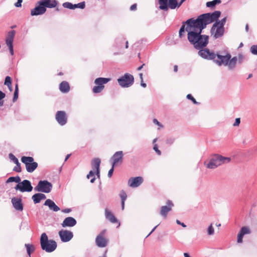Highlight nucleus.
Returning a JSON list of instances; mask_svg holds the SVG:
<instances>
[{
	"mask_svg": "<svg viewBox=\"0 0 257 257\" xmlns=\"http://www.w3.org/2000/svg\"><path fill=\"white\" fill-rule=\"evenodd\" d=\"M18 98V92H14L13 101H15Z\"/></svg>",
	"mask_w": 257,
	"mask_h": 257,
	"instance_id": "obj_51",
	"label": "nucleus"
},
{
	"mask_svg": "<svg viewBox=\"0 0 257 257\" xmlns=\"http://www.w3.org/2000/svg\"><path fill=\"white\" fill-rule=\"evenodd\" d=\"M143 182L142 177H132L128 180V185L131 187L136 188L141 185Z\"/></svg>",
	"mask_w": 257,
	"mask_h": 257,
	"instance_id": "obj_19",
	"label": "nucleus"
},
{
	"mask_svg": "<svg viewBox=\"0 0 257 257\" xmlns=\"http://www.w3.org/2000/svg\"><path fill=\"white\" fill-rule=\"evenodd\" d=\"M23 0H18V2L15 3V6L16 7H21L22 6V3Z\"/></svg>",
	"mask_w": 257,
	"mask_h": 257,
	"instance_id": "obj_49",
	"label": "nucleus"
},
{
	"mask_svg": "<svg viewBox=\"0 0 257 257\" xmlns=\"http://www.w3.org/2000/svg\"><path fill=\"white\" fill-rule=\"evenodd\" d=\"M237 60L238 61L239 63H242V62L244 59V56L242 55L239 54V55H238V57H237Z\"/></svg>",
	"mask_w": 257,
	"mask_h": 257,
	"instance_id": "obj_46",
	"label": "nucleus"
},
{
	"mask_svg": "<svg viewBox=\"0 0 257 257\" xmlns=\"http://www.w3.org/2000/svg\"><path fill=\"white\" fill-rule=\"evenodd\" d=\"M6 85H10L12 84L11 78L10 76H7L5 78L4 83Z\"/></svg>",
	"mask_w": 257,
	"mask_h": 257,
	"instance_id": "obj_41",
	"label": "nucleus"
},
{
	"mask_svg": "<svg viewBox=\"0 0 257 257\" xmlns=\"http://www.w3.org/2000/svg\"><path fill=\"white\" fill-rule=\"evenodd\" d=\"M44 205L48 206L50 210L55 212H57L60 210V208L56 205L55 202L49 199L45 201Z\"/></svg>",
	"mask_w": 257,
	"mask_h": 257,
	"instance_id": "obj_24",
	"label": "nucleus"
},
{
	"mask_svg": "<svg viewBox=\"0 0 257 257\" xmlns=\"http://www.w3.org/2000/svg\"><path fill=\"white\" fill-rule=\"evenodd\" d=\"M21 161L25 165L26 170L29 173L33 172L38 166L32 157L23 156L21 158Z\"/></svg>",
	"mask_w": 257,
	"mask_h": 257,
	"instance_id": "obj_5",
	"label": "nucleus"
},
{
	"mask_svg": "<svg viewBox=\"0 0 257 257\" xmlns=\"http://www.w3.org/2000/svg\"><path fill=\"white\" fill-rule=\"evenodd\" d=\"M137 9V4H133L132 6H131V8H130V10L131 11H135Z\"/></svg>",
	"mask_w": 257,
	"mask_h": 257,
	"instance_id": "obj_53",
	"label": "nucleus"
},
{
	"mask_svg": "<svg viewBox=\"0 0 257 257\" xmlns=\"http://www.w3.org/2000/svg\"><path fill=\"white\" fill-rule=\"evenodd\" d=\"M123 156V153L121 151H117L113 154L111 158V160H112V165L113 166V167H114L115 166H116L119 164H120L122 163Z\"/></svg>",
	"mask_w": 257,
	"mask_h": 257,
	"instance_id": "obj_15",
	"label": "nucleus"
},
{
	"mask_svg": "<svg viewBox=\"0 0 257 257\" xmlns=\"http://www.w3.org/2000/svg\"><path fill=\"white\" fill-rule=\"evenodd\" d=\"M52 189V184L47 180L40 181L34 188V190L37 192H42L48 193Z\"/></svg>",
	"mask_w": 257,
	"mask_h": 257,
	"instance_id": "obj_8",
	"label": "nucleus"
},
{
	"mask_svg": "<svg viewBox=\"0 0 257 257\" xmlns=\"http://www.w3.org/2000/svg\"><path fill=\"white\" fill-rule=\"evenodd\" d=\"M199 50V51L198 52V54L199 56H200L203 59L207 60H213L214 61L216 60L215 58H217V55L218 54H220V53H219L215 54L206 48H202Z\"/></svg>",
	"mask_w": 257,
	"mask_h": 257,
	"instance_id": "obj_9",
	"label": "nucleus"
},
{
	"mask_svg": "<svg viewBox=\"0 0 257 257\" xmlns=\"http://www.w3.org/2000/svg\"><path fill=\"white\" fill-rule=\"evenodd\" d=\"M9 158L14 162L15 164H19L18 159L12 153L9 155Z\"/></svg>",
	"mask_w": 257,
	"mask_h": 257,
	"instance_id": "obj_39",
	"label": "nucleus"
},
{
	"mask_svg": "<svg viewBox=\"0 0 257 257\" xmlns=\"http://www.w3.org/2000/svg\"><path fill=\"white\" fill-rule=\"evenodd\" d=\"M46 196L42 193H36L33 195L32 198L35 204L39 203L41 200L45 199Z\"/></svg>",
	"mask_w": 257,
	"mask_h": 257,
	"instance_id": "obj_26",
	"label": "nucleus"
},
{
	"mask_svg": "<svg viewBox=\"0 0 257 257\" xmlns=\"http://www.w3.org/2000/svg\"><path fill=\"white\" fill-rule=\"evenodd\" d=\"M59 235L63 242H68L73 237V233L71 231L67 230H61L59 232Z\"/></svg>",
	"mask_w": 257,
	"mask_h": 257,
	"instance_id": "obj_17",
	"label": "nucleus"
},
{
	"mask_svg": "<svg viewBox=\"0 0 257 257\" xmlns=\"http://www.w3.org/2000/svg\"><path fill=\"white\" fill-rule=\"evenodd\" d=\"M94 172L93 171H90L88 174L87 175V178L89 179L91 177H92L94 176Z\"/></svg>",
	"mask_w": 257,
	"mask_h": 257,
	"instance_id": "obj_52",
	"label": "nucleus"
},
{
	"mask_svg": "<svg viewBox=\"0 0 257 257\" xmlns=\"http://www.w3.org/2000/svg\"><path fill=\"white\" fill-rule=\"evenodd\" d=\"M71 211V209L70 208H66L62 210V212L64 213H69Z\"/></svg>",
	"mask_w": 257,
	"mask_h": 257,
	"instance_id": "obj_56",
	"label": "nucleus"
},
{
	"mask_svg": "<svg viewBox=\"0 0 257 257\" xmlns=\"http://www.w3.org/2000/svg\"><path fill=\"white\" fill-rule=\"evenodd\" d=\"M153 149L158 155H160L161 154V152L158 149V147L156 144L154 145Z\"/></svg>",
	"mask_w": 257,
	"mask_h": 257,
	"instance_id": "obj_45",
	"label": "nucleus"
},
{
	"mask_svg": "<svg viewBox=\"0 0 257 257\" xmlns=\"http://www.w3.org/2000/svg\"><path fill=\"white\" fill-rule=\"evenodd\" d=\"M100 163L101 161L99 158H95L91 162L92 168L96 170V174L98 178L100 177L99 167Z\"/></svg>",
	"mask_w": 257,
	"mask_h": 257,
	"instance_id": "obj_23",
	"label": "nucleus"
},
{
	"mask_svg": "<svg viewBox=\"0 0 257 257\" xmlns=\"http://www.w3.org/2000/svg\"><path fill=\"white\" fill-rule=\"evenodd\" d=\"M221 3V0H213L212 1L208 2L206 3V6L208 8H213L216 4H220Z\"/></svg>",
	"mask_w": 257,
	"mask_h": 257,
	"instance_id": "obj_32",
	"label": "nucleus"
},
{
	"mask_svg": "<svg viewBox=\"0 0 257 257\" xmlns=\"http://www.w3.org/2000/svg\"><path fill=\"white\" fill-rule=\"evenodd\" d=\"M153 122L154 123H155L158 125H161V123L156 119H154Z\"/></svg>",
	"mask_w": 257,
	"mask_h": 257,
	"instance_id": "obj_58",
	"label": "nucleus"
},
{
	"mask_svg": "<svg viewBox=\"0 0 257 257\" xmlns=\"http://www.w3.org/2000/svg\"><path fill=\"white\" fill-rule=\"evenodd\" d=\"M168 2V0H158L160 9L164 11H167Z\"/></svg>",
	"mask_w": 257,
	"mask_h": 257,
	"instance_id": "obj_28",
	"label": "nucleus"
},
{
	"mask_svg": "<svg viewBox=\"0 0 257 257\" xmlns=\"http://www.w3.org/2000/svg\"><path fill=\"white\" fill-rule=\"evenodd\" d=\"M62 6L65 8L69 9L70 10L74 9V4H72V3L69 2H65L63 4Z\"/></svg>",
	"mask_w": 257,
	"mask_h": 257,
	"instance_id": "obj_34",
	"label": "nucleus"
},
{
	"mask_svg": "<svg viewBox=\"0 0 257 257\" xmlns=\"http://www.w3.org/2000/svg\"><path fill=\"white\" fill-rule=\"evenodd\" d=\"M231 55L228 53L224 55L218 54L215 62L219 66H227L229 70H233L236 67L237 58L235 56L231 59Z\"/></svg>",
	"mask_w": 257,
	"mask_h": 257,
	"instance_id": "obj_2",
	"label": "nucleus"
},
{
	"mask_svg": "<svg viewBox=\"0 0 257 257\" xmlns=\"http://www.w3.org/2000/svg\"><path fill=\"white\" fill-rule=\"evenodd\" d=\"M114 171V167H113V166L112 165V168L109 170L108 173V177L110 178L112 175V173Z\"/></svg>",
	"mask_w": 257,
	"mask_h": 257,
	"instance_id": "obj_48",
	"label": "nucleus"
},
{
	"mask_svg": "<svg viewBox=\"0 0 257 257\" xmlns=\"http://www.w3.org/2000/svg\"><path fill=\"white\" fill-rule=\"evenodd\" d=\"M139 76H140V78L141 81H143V74L142 73H140Z\"/></svg>",
	"mask_w": 257,
	"mask_h": 257,
	"instance_id": "obj_62",
	"label": "nucleus"
},
{
	"mask_svg": "<svg viewBox=\"0 0 257 257\" xmlns=\"http://www.w3.org/2000/svg\"><path fill=\"white\" fill-rule=\"evenodd\" d=\"M224 27L218 25L216 23H214L211 29V33L215 39H217L221 37L224 33Z\"/></svg>",
	"mask_w": 257,
	"mask_h": 257,
	"instance_id": "obj_11",
	"label": "nucleus"
},
{
	"mask_svg": "<svg viewBox=\"0 0 257 257\" xmlns=\"http://www.w3.org/2000/svg\"><path fill=\"white\" fill-rule=\"evenodd\" d=\"M105 233V230H103L96 237V244L99 247H104L107 245L108 240L104 237Z\"/></svg>",
	"mask_w": 257,
	"mask_h": 257,
	"instance_id": "obj_13",
	"label": "nucleus"
},
{
	"mask_svg": "<svg viewBox=\"0 0 257 257\" xmlns=\"http://www.w3.org/2000/svg\"><path fill=\"white\" fill-rule=\"evenodd\" d=\"M6 95L2 91H0V100L5 98Z\"/></svg>",
	"mask_w": 257,
	"mask_h": 257,
	"instance_id": "obj_55",
	"label": "nucleus"
},
{
	"mask_svg": "<svg viewBox=\"0 0 257 257\" xmlns=\"http://www.w3.org/2000/svg\"><path fill=\"white\" fill-rule=\"evenodd\" d=\"M41 1L37 2L35 8L31 11V16H38L44 14L46 12V8L41 5Z\"/></svg>",
	"mask_w": 257,
	"mask_h": 257,
	"instance_id": "obj_14",
	"label": "nucleus"
},
{
	"mask_svg": "<svg viewBox=\"0 0 257 257\" xmlns=\"http://www.w3.org/2000/svg\"><path fill=\"white\" fill-rule=\"evenodd\" d=\"M187 98L188 99H190L192 100V101L193 102V103L194 104H198L199 102H198L197 101H196V100H195V99L192 96L191 94H189L187 95Z\"/></svg>",
	"mask_w": 257,
	"mask_h": 257,
	"instance_id": "obj_43",
	"label": "nucleus"
},
{
	"mask_svg": "<svg viewBox=\"0 0 257 257\" xmlns=\"http://www.w3.org/2000/svg\"><path fill=\"white\" fill-rule=\"evenodd\" d=\"M218 19V18L216 20L214 21H216L215 23L220 26L224 27V25L226 22V17L224 18L221 21H216Z\"/></svg>",
	"mask_w": 257,
	"mask_h": 257,
	"instance_id": "obj_38",
	"label": "nucleus"
},
{
	"mask_svg": "<svg viewBox=\"0 0 257 257\" xmlns=\"http://www.w3.org/2000/svg\"><path fill=\"white\" fill-rule=\"evenodd\" d=\"M16 166L14 168L13 171L16 172H21V168L20 163L19 162V164H16Z\"/></svg>",
	"mask_w": 257,
	"mask_h": 257,
	"instance_id": "obj_42",
	"label": "nucleus"
},
{
	"mask_svg": "<svg viewBox=\"0 0 257 257\" xmlns=\"http://www.w3.org/2000/svg\"><path fill=\"white\" fill-rule=\"evenodd\" d=\"M158 225H156V226H155L153 229L152 230V231L150 232V233L147 236V237H148L151 234H152L155 230V229L157 228V227H158Z\"/></svg>",
	"mask_w": 257,
	"mask_h": 257,
	"instance_id": "obj_57",
	"label": "nucleus"
},
{
	"mask_svg": "<svg viewBox=\"0 0 257 257\" xmlns=\"http://www.w3.org/2000/svg\"><path fill=\"white\" fill-rule=\"evenodd\" d=\"M15 34L16 32L14 30L9 31L6 39V44L9 47L11 55H14L13 41Z\"/></svg>",
	"mask_w": 257,
	"mask_h": 257,
	"instance_id": "obj_12",
	"label": "nucleus"
},
{
	"mask_svg": "<svg viewBox=\"0 0 257 257\" xmlns=\"http://www.w3.org/2000/svg\"><path fill=\"white\" fill-rule=\"evenodd\" d=\"M176 223H177L178 224L181 225V226H182L183 227H186V225L184 223H182V222H181L179 220H176Z\"/></svg>",
	"mask_w": 257,
	"mask_h": 257,
	"instance_id": "obj_54",
	"label": "nucleus"
},
{
	"mask_svg": "<svg viewBox=\"0 0 257 257\" xmlns=\"http://www.w3.org/2000/svg\"><path fill=\"white\" fill-rule=\"evenodd\" d=\"M214 232V228L212 226V224H210V225L209 226L207 229V233L209 235H213Z\"/></svg>",
	"mask_w": 257,
	"mask_h": 257,
	"instance_id": "obj_40",
	"label": "nucleus"
},
{
	"mask_svg": "<svg viewBox=\"0 0 257 257\" xmlns=\"http://www.w3.org/2000/svg\"><path fill=\"white\" fill-rule=\"evenodd\" d=\"M15 189L16 190H20L21 192H31L33 190L31 183L28 180H24L18 184Z\"/></svg>",
	"mask_w": 257,
	"mask_h": 257,
	"instance_id": "obj_10",
	"label": "nucleus"
},
{
	"mask_svg": "<svg viewBox=\"0 0 257 257\" xmlns=\"http://www.w3.org/2000/svg\"><path fill=\"white\" fill-rule=\"evenodd\" d=\"M220 15L221 12L216 11L212 13L201 15L196 20L189 19L183 22L179 32V37L181 38L184 36L186 30L188 32V41L195 49H201L205 47L208 43V36L201 35L202 31L208 24L214 22Z\"/></svg>",
	"mask_w": 257,
	"mask_h": 257,
	"instance_id": "obj_1",
	"label": "nucleus"
},
{
	"mask_svg": "<svg viewBox=\"0 0 257 257\" xmlns=\"http://www.w3.org/2000/svg\"><path fill=\"white\" fill-rule=\"evenodd\" d=\"M60 90L63 93H67L70 90L69 83L66 81L62 82L59 85Z\"/></svg>",
	"mask_w": 257,
	"mask_h": 257,
	"instance_id": "obj_27",
	"label": "nucleus"
},
{
	"mask_svg": "<svg viewBox=\"0 0 257 257\" xmlns=\"http://www.w3.org/2000/svg\"><path fill=\"white\" fill-rule=\"evenodd\" d=\"M239 232L243 235L249 234L250 233L249 229L247 226L242 227Z\"/></svg>",
	"mask_w": 257,
	"mask_h": 257,
	"instance_id": "obj_35",
	"label": "nucleus"
},
{
	"mask_svg": "<svg viewBox=\"0 0 257 257\" xmlns=\"http://www.w3.org/2000/svg\"><path fill=\"white\" fill-rule=\"evenodd\" d=\"M105 218L111 223H116L118 221L113 214L107 208L105 209Z\"/></svg>",
	"mask_w": 257,
	"mask_h": 257,
	"instance_id": "obj_25",
	"label": "nucleus"
},
{
	"mask_svg": "<svg viewBox=\"0 0 257 257\" xmlns=\"http://www.w3.org/2000/svg\"><path fill=\"white\" fill-rule=\"evenodd\" d=\"M141 85L142 87H144V88H145V87L147 86L146 84L145 83H144V82H143V81H141Z\"/></svg>",
	"mask_w": 257,
	"mask_h": 257,
	"instance_id": "obj_59",
	"label": "nucleus"
},
{
	"mask_svg": "<svg viewBox=\"0 0 257 257\" xmlns=\"http://www.w3.org/2000/svg\"><path fill=\"white\" fill-rule=\"evenodd\" d=\"M250 51L252 54L257 55V44L251 46Z\"/></svg>",
	"mask_w": 257,
	"mask_h": 257,
	"instance_id": "obj_36",
	"label": "nucleus"
},
{
	"mask_svg": "<svg viewBox=\"0 0 257 257\" xmlns=\"http://www.w3.org/2000/svg\"><path fill=\"white\" fill-rule=\"evenodd\" d=\"M21 181V178L19 176L17 177H11L8 178V179L7 181V183H10L12 182H15L16 183H18V184Z\"/></svg>",
	"mask_w": 257,
	"mask_h": 257,
	"instance_id": "obj_33",
	"label": "nucleus"
},
{
	"mask_svg": "<svg viewBox=\"0 0 257 257\" xmlns=\"http://www.w3.org/2000/svg\"><path fill=\"white\" fill-rule=\"evenodd\" d=\"M40 243L42 249L47 252L53 251L57 247L56 241L53 240H48L45 233H43L41 236Z\"/></svg>",
	"mask_w": 257,
	"mask_h": 257,
	"instance_id": "obj_4",
	"label": "nucleus"
},
{
	"mask_svg": "<svg viewBox=\"0 0 257 257\" xmlns=\"http://www.w3.org/2000/svg\"><path fill=\"white\" fill-rule=\"evenodd\" d=\"M244 235L241 234L240 232L238 233L237 235V242L238 243H241L242 242V238Z\"/></svg>",
	"mask_w": 257,
	"mask_h": 257,
	"instance_id": "obj_44",
	"label": "nucleus"
},
{
	"mask_svg": "<svg viewBox=\"0 0 257 257\" xmlns=\"http://www.w3.org/2000/svg\"><path fill=\"white\" fill-rule=\"evenodd\" d=\"M174 142V139L170 138L167 140V143L170 145H171Z\"/></svg>",
	"mask_w": 257,
	"mask_h": 257,
	"instance_id": "obj_50",
	"label": "nucleus"
},
{
	"mask_svg": "<svg viewBox=\"0 0 257 257\" xmlns=\"http://www.w3.org/2000/svg\"><path fill=\"white\" fill-rule=\"evenodd\" d=\"M85 4L84 2H81L77 4H74V9L76 8H80L81 9H83L85 8Z\"/></svg>",
	"mask_w": 257,
	"mask_h": 257,
	"instance_id": "obj_37",
	"label": "nucleus"
},
{
	"mask_svg": "<svg viewBox=\"0 0 257 257\" xmlns=\"http://www.w3.org/2000/svg\"><path fill=\"white\" fill-rule=\"evenodd\" d=\"M7 86L8 87V88H9V90H10V91H13V88H12V84H11V85H7Z\"/></svg>",
	"mask_w": 257,
	"mask_h": 257,
	"instance_id": "obj_60",
	"label": "nucleus"
},
{
	"mask_svg": "<svg viewBox=\"0 0 257 257\" xmlns=\"http://www.w3.org/2000/svg\"><path fill=\"white\" fill-rule=\"evenodd\" d=\"M184 255L185 257H190L188 253H184Z\"/></svg>",
	"mask_w": 257,
	"mask_h": 257,
	"instance_id": "obj_64",
	"label": "nucleus"
},
{
	"mask_svg": "<svg viewBox=\"0 0 257 257\" xmlns=\"http://www.w3.org/2000/svg\"><path fill=\"white\" fill-rule=\"evenodd\" d=\"M174 206V204L170 200L167 201V205L163 206L161 208L160 215L164 218L167 217L168 213L171 211L172 207Z\"/></svg>",
	"mask_w": 257,
	"mask_h": 257,
	"instance_id": "obj_18",
	"label": "nucleus"
},
{
	"mask_svg": "<svg viewBox=\"0 0 257 257\" xmlns=\"http://www.w3.org/2000/svg\"><path fill=\"white\" fill-rule=\"evenodd\" d=\"M240 123V118H236L235 120V122L233 123V126H236L239 125Z\"/></svg>",
	"mask_w": 257,
	"mask_h": 257,
	"instance_id": "obj_47",
	"label": "nucleus"
},
{
	"mask_svg": "<svg viewBox=\"0 0 257 257\" xmlns=\"http://www.w3.org/2000/svg\"><path fill=\"white\" fill-rule=\"evenodd\" d=\"M231 161L230 157H226L219 154H214L212 156L208 163L204 162V164L206 168L214 169L223 164L229 163Z\"/></svg>",
	"mask_w": 257,
	"mask_h": 257,
	"instance_id": "obj_3",
	"label": "nucleus"
},
{
	"mask_svg": "<svg viewBox=\"0 0 257 257\" xmlns=\"http://www.w3.org/2000/svg\"><path fill=\"white\" fill-rule=\"evenodd\" d=\"M144 65H145V64H143L142 65H141V66H140L139 67H138V69H137V70H139V71L141 70L143 68V66H144Z\"/></svg>",
	"mask_w": 257,
	"mask_h": 257,
	"instance_id": "obj_63",
	"label": "nucleus"
},
{
	"mask_svg": "<svg viewBox=\"0 0 257 257\" xmlns=\"http://www.w3.org/2000/svg\"><path fill=\"white\" fill-rule=\"evenodd\" d=\"M179 4L177 0H168V8H169L171 9H175L176 7L179 8Z\"/></svg>",
	"mask_w": 257,
	"mask_h": 257,
	"instance_id": "obj_29",
	"label": "nucleus"
},
{
	"mask_svg": "<svg viewBox=\"0 0 257 257\" xmlns=\"http://www.w3.org/2000/svg\"><path fill=\"white\" fill-rule=\"evenodd\" d=\"M25 246L26 247L27 252L30 257L31 253L35 250V247L32 244H25Z\"/></svg>",
	"mask_w": 257,
	"mask_h": 257,
	"instance_id": "obj_31",
	"label": "nucleus"
},
{
	"mask_svg": "<svg viewBox=\"0 0 257 257\" xmlns=\"http://www.w3.org/2000/svg\"><path fill=\"white\" fill-rule=\"evenodd\" d=\"M119 196L121 200V208L122 210H123L124 208V202L127 198V195L123 190H121L120 192Z\"/></svg>",
	"mask_w": 257,
	"mask_h": 257,
	"instance_id": "obj_30",
	"label": "nucleus"
},
{
	"mask_svg": "<svg viewBox=\"0 0 257 257\" xmlns=\"http://www.w3.org/2000/svg\"><path fill=\"white\" fill-rule=\"evenodd\" d=\"M174 71L176 72L178 71V66L177 65H175L174 67Z\"/></svg>",
	"mask_w": 257,
	"mask_h": 257,
	"instance_id": "obj_61",
	"label": "nucleus"
},
{
	"mask_svg": "<svg viewBox=\"0 0 257 257\" xmlns=\"http://www.w3.org/2000/svg\"><path fill=\"white\" fill-rule=\"evenodd\" d=\"M117 82L121 87H129L134 83V78L132 74L125 73L117 79Z\"/></svg>",
	"mask_w": 257,
	"mask_h": 257,
	"instance_id": "obj_6",
	"label": "nucleus"
},
{
	"mask_svg": "<svg viewBox=\"0 0 257 257\" xmlns=\"http://www.w3.org/2000/svg\"><path fill=\"white\" fill-rule=\"evenodd\" d=\"M111 80L109 78L99 77L94 80V83L96 85L93 87L92 91L94 93L101 92L104 88V84H106Z\"/></svg>",
	"mask_w": 257,
	"mask_h": 257,
	"instance_id": "obj_7",
	"label": "nucleus"
},
{
	"mask_svg": "<svg viewBox=\"0 0 257 257\" xmlns=\"http://www.w3.org/2000/svg\"><path fill=\"white\" fill-rule=\"evenodd\" d=\"M11 201L13 207L16 210L18 211H22L23 210V205L21 198L14 197L12 199Z\"/></svg>",
	"mask_w": 257,
	"mask_h": 257,
	"instance_id": "obj_21",
	"label": "nucleus"
},
{
	"mask_svg": "<svg viewBox=\"0 0 257 257\" xmlns=\"http://www.w3.org/2000/svg\"><path fill=\"white\" fill-rule=\"evenodd\" d=\"M76 220L72 217H68L64 219L61 225L63 227H73L76 224Z\"/></svg>",
	"mask_w": 257,
	"mask_h": 257,
	"instance_id": "obj_20",
	"label": "nucleus"
},
{
	"mask_svg": "<svg viewBox=\"0 0 257 257\" xmlns=\"http://www.w3.org/2000/svg\"><path fill=\"white\" fill-rule=\"evenodd\" d=\"M41 5L45 8H53L57 5V2L56 0H41Z\"/></svg>",
	"mask_w": 257,
	"mask_h": 257,
	"instance_id": "obj_22",
	"label": "nucleus"
},
{
	"mask_svg": "<svg viewBox=\"0 0 257 257\" xmlns=\"http://www.w3.org/2000/svg\"><path fill=\"white\" fill-rule=\"evenodd\" d=\"M56 119L61 125H65L67 122L66 113L64 111H58L55 116Z\"/></svg>",
	"mask_w": 257,
	"mask_h": 257,
	"instance_id": "obj_16",
	"label": "nucleus"
}]
</instances>
